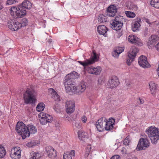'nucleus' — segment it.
<instances>
[{
    "label": "nucleus",
    "instance_id": "1",
    "mask_svg": "<svg viewBox=\"0 0 159 159\" xmlns=\"http://www.w3.org/2000/svg\"><path fill=\"white\" fill-rule=\"evenodd\" d=\"M79 74L75 71L68 74L64 81L65 89L67 93L80 94L84 92L86 89L85 85L83 84L79 85L77 87L75 86V79L78 78Z\"/></svg>",
    "mask_w": 159,
    "mask_h": 159
},
{
    "label": "nucleus",
    "instance_id": "2",
    "mask_svg": "<svg viewBox=\"0 0 159 159\" xmlns=\"http://www.w3.org/2000/svg\"><path fill=\"white\" fill-rule=\"evenodd\" d=\"M32 3L28 0H24L21 4L17 7H12L10 10L11 15L14 18H17L23 17L26 15V9H30Z\"/></svg>",
    "mask_w": 159,
    "mask_h": 159
},
{
    "label": "nucleus",
    "instance_id": "3",
    "mask_svg": "<svg viewBox=\"0 0 159 159\" xmlns=\"http://www.w3.org/2000/svg\"><path fill=\"white\" fill-rule=\"evenodd\" d=\"M24 103L26 104H33L36 101V93L32 88H27L23 94Z\"/></svg>",
    "mask_w": 159,
    "mask_h": 159
},
{
    "label": "nucleus",
    "instance_id": "4",
    "mask_svg": "<svg viewBox=\"0 0 159 159\" xmlns=\"http://www.w3.org/2000/svg\"><path fill=\"white\" fill-rule=\"evenodd\" d=\"M145 132L148 135L153 143H155L159 139V130L153 126L148 127Z\"/></svg>",
    "mask_w": 159,
    "mask_h": 159
},
{
    "label": "nucleus",
    "instance_id": "5",
    "mask_svg": "<svg viewBox=\"0 0 159 159\" xmlns=\"http://www.w3.org/2000/svg\"><path fill=\"white\" fill-rule=\"evenodd\" d=\"M16 129L17 133L21 136L23 139L30 136V134L28 130L27 126L22 122L17 123Z\"/></svg>",
    "mask_w": 159,
    "mask_h": 159
},
{
    "label": "nucleus",
    "instance_id": "6",
    "mask_svg": "<svg viewBox=\"0 0 159 159\" xmlns=\"http://www.w3.org/2000/svg\"><path fill=\"white\" fill-rule=\"evenodd\" d=\"M125 22V19L123 16H116L114 20H112L111 22L112 28L116 31H120L122 28L123 22Z\"/></svg>",
    "mask_w": 159,
    "mask_h": 159
},
{
    "label": "nucleus",
    "instance_id": "7",
    "mask_svg": "<svg viewBox=\"0 0 159 159\" xmlns=\"http://www.w3.org/2000/svg\"><path fill=\"white\" fill-rule=\"evenodd\" d=\"M138 51V49L135 46H133L131 47L128 53L127 59L126 63L128 65H130L131 63L134 60V58Z\"/></svg>",
    "mask_w": 159,
    "mask_h": 159
},
{
    "label": "nucleus",
    "instance_id": "8",
    "mask_svg": "<svg viewBox=\"0 0 159 159\" xmlns=\"http://www.w3.org/2000/svg\"><path fill=\"white\" fill-rule=\"evenodd\" d=\"M39 116L40 118V122L42 125H45L47 123H51L53 120V118L51 115L45 113L41 112Z\"/></svg>",
    "mask_w": 159,
    "mask_h": 159
},
{
    "label": "nucleus",
    "instance_id": "9",
    "mask_svg": "<svg viewBox=\"0 0 159 159\" xmlns=\"http://www.w3.org/2000/svg\"><path fill=\"white\" fill-rule=\"evenodd\" d=\"M106 121V118L105 117H102L98 120L96 122L95 126L97 130L99 132L104 131Z\"/></svg>",
    "mask_w": 159,
    "mask_h": 159
},
{
    "label": "nucleus",
    "instance_id": "10",
    "mask_svg": "<svg viewBox=\"0 0 159 159\" xmlns=\"http://www.w3.org/2000/svg\"><path fill=\"white\" fill-rule=\"evenodd\" d=\"M119 83L117 77L116 76H113L109 80L107 86L108 88L113 89L118 86Z\"/></svg>",
    "mask_w": 159,
    "mask_h": 159
},
{
    "label": "nucleus",
    "instance_id": "11",
    "mask_svg": "<svg viewBox=\"0 0 159 159\" xmlns=\"http://www.w3.org/2000/svg\"><path fill=\"white\" fill-rule=\"evenodd\" d=\"M146 137L141 138L139 142L137 147L139 150L143 149V148H147L149 145V142Z\"/></svg>",
    "mask_w": 159,
    "mask_h": 159
},
{
    "label": "nucleus",
    "instance_id": "12",
    "mask_svg": "<svg viewBox=\"0 0 159 159\" xmlns=\"http://www.w3.org/2000/svg\"><path fill=\"white\" fill-rule=\"evenodd\" d=\"M21 152L19 147H14L11 150L10 156L12 159H19L21 157Z\"/></svg>",
    "mask_w": 159,
    "mask_h": 159
},
{
    "label": "nucleus",
    "instance_id": "13",
    "mask_svg": "<svg viewBox=\"0 0 159 159\" xmlns=\"http://www.w3.org/2000/svg\"><path fill=\"white\" fill-rule=\"evenodd\" d=\"M86 70L89 74L98 75L100 74L102 69L100 66L95 67L91 66L88 67Z\"/></svg>",
    "mask_w": 159,
    "mask_h": 159
},
{
    "label": "nucleus",
    "instance_id": "14",
    "mask_svg": "<svg viewBox=\"0 0 159 159\" xmlns=\"http://www.w3.org/2000/svg\"><path fill=\"white\" fill-rule=\"evenodd\" d=\"M47 154L49 157L55 158L57 156L56 151L51 146H47L45 148Z\"/></svg>",
    "mask_w": 159,
    "mask_h": 159
},
{
    "label": "nucleus",
    "instance_id": "15",
    "mask_svg": "<svg viewBox=\"0 0 159 159\" xmlns=\"http://www.w3.org/2000/svg\"><path fill=\"white\" fill-rule=\"evenodd\" d=\"M66 112L68 114L72 113L75 110V103L72 101H67L66 103Z\"/></svg>",
    "mask_w": 159,
    "mask_h": 159
},
{
    "label": "nucleus",
    "instance_id": "16",
    "mask_svg": "<svg viewBox=\"0 0 159 159\" xmlns=\"http://www.w3.org/2000/svg\"><path fill=\"white\" fill-rule=\"evenodd\" d=\"M138 63L139 65L144 68H148L149 66V64L147 60V57L144 56H141L139 59Z\"/></svg>",
    "mask_w": 159,
    "mask_h": 159
},
{
    "label": "nucleus",
    "instance_id": "17",
    "mask_svg": "<svg viewBox=\"0 0 159 159\" xmlns=\"http://www.w3.org/2000/svg\"><path fill=\"white\" fill-rule=\"evenodd\" d=\"M115 122V120L113 118L109 119L108 120L106 119L104 129L107 131L111 130L113 128Z\"/></svg>",
    "mask_w": 159,
    "mask_h": 159
},
{
    "label": "nucleus",
    "instance_id": "18",
    "mask_svg": "<svg viewBox=\"0 0 159 159\" xmlns=\"http://www.w3.org/2000/svg\"><path fill=\"white\" fill-rule=\"evenodd\" d=\"M128 41L131 43L136 44L140 46L142 45V43L141 42L140 39L134 35H130L128 37Z\"/></svg>",
    "mask_w": 159,
    "mask_h": 159
},
{
    "label": "nucleus",
    "instance_id": "19",
    "mask_svg": "<svg viewBox=\"0 0 159 159\" xmlns=\"http://www.w3.org/2000/svg\"><path fill=\"white\" fill-rule=\"evenodd\" d=\"M107 15L109 17H113L116 15L117 12L116 7L114 5H111L107 8Z\"/></svg>",
    "mask_w": 159,
    "mask_h": 159
},
{
    "label": "nucleus",
    "instance_id": "20",
    "mask_svg": "<svg viewBox=\"0 0 159 159\" xmlns=\"http://www.w3.org/2000/svg\"><path fill=\"white\" fill-rule=\"evenodd\" d=\"M78 134L79 138L80 140L82 141V143L87 142L89 139L87 137V134L86 133L81 131H79L78 132Z\"/></svg>",
    "mask_w": 159,
    "mask_h": 159
},
{
    "label": "nucleus",
    "instance_id": "21",
    "mask_svg": "<svg viewBox=\"0 0 159 159\" xmlns=\"http://www.w3.org/2000/svg\"><path fill=\"white\" fill-rule=\"evenodd\" d=\"M159 39V37L156 35H152L149 37L147 43L148 46L152 45L154 46V44Z\"/></svg>",
    "mask_w": 159,
    "mask_h": 159
},
{
    "label": "nucleus",
    "instance_id": "22",
    "mask_svg": "<svg viewBox=\"0 0 159 159\" xmlns=\"http://www.w3.org/2000/svg\"><path fill=\"white\" fill-rule=\"evenodd\" d=\"M108 31V29L104 25H100L98 27V33L105 36H106L107 32Z\"/></svg>",
    "mask_w": 159,
    "mask_h": 159
},
{
    "label": "nucleus",
    "instance_id": "23",
    "mask_svg": "<svg viewBox=\"0 0 159 159\" xmlns=\"http://www.w3.org/2000/svg\"><path fill=\"white\" fill-rule=\"evenodd\" d=\"M8 27L11 30L14 31L17 30L20 28L19 27V22L14 21L10 22L8 25Z\"/></svg>",
    "mask_w": 159,
    "mask_h": 159
},
{
    "label": "nucleus",
    "instance_id": "24",
    "mask_svg": "<svg viewBox=\"0 0 159 159\" xmlns=\"http://www.w3.org/2000/svg\"><path fill=\"white\" fill-rule=\"evenodd\" d=\"M49 92L52 95V97L53 98L55 101H60V98L59 95H58L57 92L52 88H50L48 89Z\"/></svg>",
    "mask_w": 159,
    "mask_h": 159
},
{
    "label": "nucleus",
    "instance_id": "25",
    "mask_svg": "<svg viewBox=\"0 0 159 159\" xmlns=\"http://www.w3.org/2000/svg\"><path fill=\"white\" fill-rule=\"evenodd\" d=\"M141 22V20L140 18H138L137 20L134 22V23L132 26V30L135 32L138 30L140 26V23Z\"/></svg>",
    "mask_w": 159,
    "mask_h": 159
},
{
    "label": "nucleus",
    "instance_id": "26",
    "mask_svg": "<svg viewBox=\"0 0 159 159\" xmlns=\"http://www.w3.org/2000/svg\"><path fill=\"white\" fill-rule=\"evenodd\" d=\"M75 151L72 150L70 152L64 153L63 156V159H72V157L75 156Z\"/></svg>",
    "mask_w": 159,
    "mask_h": 159
},
{
    "label": "nucleus",
    "instance_id": "27",
    "mask_svg": "<svg viewBox=\"0 0 159 159\" xmlns=\"http://www.w3.org/2000/svg\"><path fill=\"white\" fill-rule=\"evenodd\" d=\"M27 127L29 133L30 135V134H34L37 132L36 128L33 125H27Z\"/></svg>",
    "mask_w": 159,
    "mask_h": 159
},
{
    "label": "nucleus",
    "instance_id": "28",
    "mask_svg": "<svg viewBox=\"0 0 159 159\" xmlns=\"http://www.w3.org/2000/svg\"><path fill=\"white\" fill-rule=\"evenodd\" d=\"M89 60L90 64H93L97 61L98 60V59L96 53L93 51V54L91 55V58Z\"/></svg>",
    "mask_w": 159,
    "mask_h": 159
},
{
    "label": "nucleus",
    "instance_id": "29",
    "mask_svg": "<svg viewBox=\"0 0 159 159\" xmlns=\"http://www.w3.org/2000/svg\"><path fill=\"white\" fill-rule=\"evenodd\" d=\"M30 155V159H39L41 157V154L38 152H32Z\"/></svg>",
    "mask_w": 159,
    "mask_h": 159
},
{
    "label": "nucleus",
    "instance_id": "30",
    "mask_svg": "<svg viewBox=\"0 0 159 159\" xmlns=\"http://www.w3.org/2000/svg\"><path fill=\"white\" fill-rule=\"evenodd\" d=\"M98 19V21L100 23L106 22L107 20L106 16L103 14L99 15Z\"/></svg>",
    "mask_w": 159,
    "mask_h": 159
},
{
    "label": "nucleus",
    "instance_id": "31",
    "mask_svg": "<svg viewBox=\"0 0 159 159\" xmlns=\"http://www.w3.org/2000/svg\"><path fill=\"white\" fill-rule=\"evenodd\" d=\"M28 20L25 18H24L21 20L20 22H19V27L20 28L26 26L28 24Z\"/></svg>",
    "mask_w": 159,
    "mask_h": 159
},
{
    "label": "nucleus",
    "instance_id": "32",
    "mask_svg": "<svg viewBox=\"0 0 159 159\" xmlns=\"http://www.w3.org/2000/svg\"><path fill=\"white\" fill-rule=\"evenodd\" d=\"M151 5L156 8H159V0H151Z\"/></svg>",
    "mask_w": 159,
    "mask_h": 159
},
{
    "label": "nucleus",
    "instance_id": "33",
    "mask_svg": "<svg viewBox=\"0 0 159 159\" xmlns=\"http://www.w3.org/2000/svg\"><path fill=\"white\" fill-rule=\"evenodd\" d=\"M45 105L43 103H39L36 107V110L39 112L43 111Z\"/></svg>",
    "mask_w": 159,
    "mask_h": 159
},
{
    "label": "nucleus",
    "instance_id": "34",
    "mask_svg": "<svg viewBox=\"0 0 159 159\" xmlns=\"http://www.w3.org/2000/svg\"><path fill=\"white\" fill-rule=\"evenodd\" d=\"M6 153L4 147L0 145V158L4 157L6 155Z\"/></svg>",
    "mask_w": 159,
    "mask_h": 159
},
{
    "label": "nucleus",
    "instance_id": "35",
    "mask_svg": "<svg viewBox=\"0 0 159 159\" xmlns=\"http://www.w3.org/2000/svg\"><path fill=\"white\" fill-rule=\"evenodd\" d=\"M125 14L129 18H133L135 16V14L134 13L130 11H125Z\"/></svg>",
    "mask_w": 159,
    "mask_h": 159
},
{
    "label": "nucleus",
    "instance_id": "36",
    "mask_svg": "<svg viewBox=\"0 0 159 159\" xmlns=\"http://www.w3.org/2000/svg\"><path fill=\"white\" fill-rule=\"evenodd\" d=\"M131 142V140L129 136H127L123 141V144L125 145L129 146Z\"/></svg>",
    "mask_w": 159,
    "mask_h": 159
},
{
    "label": "nucleus",
    "instance_id": "37",
    "mask_svg": "<svg viewBox=\"0 0 159 159\" xmlns=\"http://www.w3.org/2000/svg\"><path fill=\"white\" fill-rule=\"evenodd\" d=\"M78 62L82 65L84 68L89 65H91L89 62V60L88 59H87L84 62L80 61H78Z\"/></svg>",
    "mask_w": 159,
    "mask_h": 159
},
{
    "label": "nucleus",
    "instance_id": "38",
    "mask_svg": "<svg viewBox=\"0 0 159 159\" xmlns=\"http://www.w3.org/2000/svg\"><path fill=\"white\" fill-rule=\"evenodd\" d=\"M128 7H129V9L134 11L137 10L138 8L137 6L133 3H131L129 5H128Z\"/></svg>",
    "mask_w": 159,
    "mask_h": 159
},
{
    "label": "nucleus",
    "instance_id": "39",
    "mask_svg": "<svg viewBox=\"0 0 159 159\" xmlns=\"http://www.w3.org/2000/svg\"><path fill=\"white\" fill-rule=\"evenodd\" d=\"M149 86L151 92H154L156 89V85L154 83H150L149 84Z\"/></svg>",
    "mask_w": 159,
    "mask_h": 159
},
{
    "label": "nucleus",
    "instance_id": "40",
    "mask_svg": "<svg viewBox=\"0 0 159 159\" xmlns=\"http://www.w3.org/2000/svg\"><path fill=\"white\" fill-rule=\"evenodd\" d=\"M91 149V145L90 144L88 145L86 149V153L85 155V157H87L88 156L89 153Z\"/></svg>",
    "mask_w": 159,
    "mask_h": 159
},
{
    "label": "nucleus",
    "instance_id": "41",
    "mask_svg": "<svg viewBox=\"0 0 159 159\" xmlns=\"http://www.w3.org/2000/svg\"><path fill=\"white\" fill-rule=\"evenodd\" d=\"M37 143L34 141H31L30 142H28L26 144V146L29 147H32L33 146L36 145Z\"/></svg>",
    "mask_w": 159,
    "mask_h": 159
},
{
    "label": "nucleus",
    "instance_id": "42",
    "mask_svg": "<svg viewBox=\"0 0 159 159\" xmlns=\"http://www.w3.org/2000/svg\"><path fill=\"white\" fill-rule=\"evenodd\" d=\"M114 50L117 53H118V54H120L124 51V48L118 47L116 48V49H115Z\"/></svg>",
    "mask_w": 159,
    "mask_h": 159
},
{
    "label": "nucleus",
    "instance_id": "43",
    "mask_svg": "<svg viewBox=\"0 0 159 159\" xmlns=\"http://www.w3.org/2000/svg\"><path fill=\"white\" fill-rule=\"evenodd\" d=\"M53 109L57 113H59L60 111L59 106L58 105H54L53 107Z\"/></svg>",
    "mask_w": 159,
    "mask_h": 159
},
{
    "label": "nucleus",
    "instance_id": "44",
    "mask_svg": "<svg viewBox=\"0 0 159 159\" xmlns=\"http://www.w3.org/2000/svg\"><path fill=\"white\" fill-rule=\"evenodd\" d=\"M16 2V0H8L6 3V4L11 5L15 3Z\"/></svg>",
    "mask_w": 159,
    "mask_h": 159
},
{
    "label": "nucleus",
    "instance_id": "45",
    "mask_svg": "<svg viewBox=\"0 0 159 159\" xmlns=\"http://www.w3.org/2000/svg\"><path fill=\"white\" fill-rule=\"evenodd\" d=\"M137 102L139 104H142L144 103V101L142 98H139L137 99Z\"/></svg>",
    "mask_w": 159,
    "mask_h": 159
},
{
    "label": "nucleus",
    "instance_id": "46",
    "mask_svg": "<svg viewBox=\"0 0 159 159\" xmlns=\"http://www.w3.org/2000/svg\"><path fill=\"white\" fill-rule=\"evenodd\" d=\"M119 54H118V53H117L115 50L112 53V56L115 57H118L119 56Z\"/></svg>",
    "mask_w": 159,
    "mask_h": 159
},
{
    "label": "nucleus",
    "instance_id": "47",
    "mask_svg": "<svg viewBox=\"0 0 159 159\" xmlns=\"http://www.w3.org/2000/svg\"><path fill=\"white\" fill-rule=\"evenodd\" d=\"M74 126L76 128L79 129L81 127V124L79 122H75L74 123Z\"/></svg>",
    "mask_w": 159,
    "mask_h": 159
},
{
    "label": "nucleus",
    "instance_id": "48",
    "mask_svg": "<svg viewBox=\"0 0 159 159\" xmlns=\"http://www.w3.org/2000/svg\"><path fill=\"white\" fill-rule=\"evenodd\" d=\"M87 120V118L85 116H83L82 117L81 120L84 123L86 122Z\"/></svg>",
    "mask_w": 159,
    "mask_h": 159
},
{
    "label": "nucleus",
    "instance_id": "49",
    "mask_svg": "<svg viewBox=\"0 0 159 159\" xmlns=\"http://www.w3.org/2000/svg\"><path fill=\"white\" fill-rule=\"evenodd\" d=\"M120 157L118 155H115L112 156L111 159H120Z\"/></svg>",
    "mask_w": 159,
    "mask_h": 159
},
{
    "label": "nucleus",
    "instance_id": "50",
    "mask_svg": "<svg viewBox=\"0 0 159 159\" xmlns=\"http://www.w3.org/2000/svg\"><path fill=\"white\" fill-rule=\"evenodd\" d=\"M121 152L123 154L126 153V149L124 147L122 148L121 149Z\"/></svg>",
    "mask_w": 159,
    "mask_h": 159
},
{
    "label": "nucleus",
    "instance_id": "51",
    "mask_svg": "<svg viewBox=\"0 0 159 159\" xmlns=\"http://www.w3.org/2000/svg\"><path fill=\"white\" fill-rule=\"evenodd\" d=\"M148 29L147 28H146L145 29V31H144V35L145 36H146L148 35Z\"/></svg>",
    "mask_w": 159,
    "mask_h": 159
},
{
    "label": "nucleus",
    "instance_id": "52",
    "mask_svg": "<svg viewBox=\"0 0 159 159\" xmlns=\"http://www.w3.org/2000/svg\"><path fill=\"white\" fill-rule=\"evenodd\" d=\"M3 8V6L1 2H0V11L2 10Z\"/></svg>",
    "mask_w": 159,
    "mask_h": 159
},
{
    "label": "nucleus",
    "instance_id": "53",
    "mask_svg": "<svg viewBox=\"0 0 159 159\" xmlns=\"http://www.w3.org/2000/svg\"><path fill=\"white\" fill-rule=\"evenodd\" d=\"M156 48L159 52V43L156 45Z\"/></svg>",
    "mask_w": 159,
    "mask_h": 159
},
{
    "label": "nucleus",
    "instance_id": "54",
    "mask_svg": "<svg viewBox=\"0 0 159 159\" xmlns=\"http://www.w3.org/2000/svg\"><path fill=\"white\" fill-rule=\"evenodd\" d=\"M157 74L159 77V69H158V68L157 69Z\"/></svg>",
    "mask_w": 159,
    "mask_h": 159
},
{
    "label": "nucleus",
    "instance_id": "55",
    "mask_svg": "<svg viewBox=\"0 0 159 159\" xmlns=\"http://www.w3.org/2000/svg\"><path fill=\"white\" fill-rule=\"evenodd\" d=\"M146 22L147 23H148L149 24V21L148 20H147V21H146Z\"/></svg>",
    "mask_w": 159,
    "mask_h": 159
},
{
    "label": "nucleus",
    "instance_id": "56",
    "mask_svg": "<svg viewBox=\"0 0 159 159\" xmlns=\"http://www.w3.org/2000/svg\"><path fill=\"white\" fill-rule=\"evenodd\" d=\"M49 42V43H50L51 42H52V40H50Z\"/></svg>",
    "mask_w": 159,
    "mask_h": 159
},
{
    "label": "nucleus",
    "instance_id": "57",
    "mask_svg": "<svg viewBox=\"0 0 159 159\" xmlns=\"http://www.w3.org/2000/svg\"><path fill=\"white\" fill-rule=\"evenodd\" d=\"M128 86H129L130 85L129 84H126Z\"/></svg>",
    "mask_w": 159,
    "mask_h": 159
}]
</instances>
